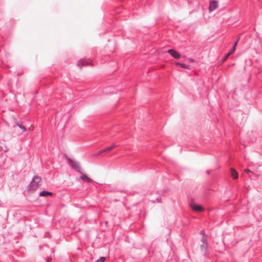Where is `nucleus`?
Instances as JSON below:
<instances>
[{
  "instance_id": "obj_18",
  "label": "nucleus",
  "mask_w": 262,
  "mask_h": 262,
  "mask_svg": "<svg viewBox=\"0 0 262 262\" xmlns=\"http://www.w3.org/2000/svg\"><path fill=\"white\" fill-rule=\"evenodd\" d=\"M105 257L101 256L99 257V258L96 260L95 262H104L105 260Z\"/></svg>"
},
{
  "instance_id": "obj_24",
  "label": "nucleus",
  "mask_w": 262,
  "mask_h": 262,
  "mask_svg": "<svg viewBox=\"0 0 262 262\" xmlns=\"http://www.w3.org/2000/svg\"><path fill=\"white\" fill-rule=\"evenodd\" d=\"M246 171L247 172H251V171L249 169H248L246 170Z\"/></svg>"
},
{
  "instance_id": "obj_5",
  "label": "nucleus",
  "mask_w": 262,
  "mask_h": 262,
  "mask_svg": "<svg viewBox=\"0 0 262 262\" xmlns=\"http://www.w3.org/2000/svg\"><path fill=\"white\" fill-rule=\"evenodd\" d=\"M77 65L78 67L82 68L83 67L89 66H93V63L92 60L90 59H86L85 58H82L77 62Z\"/></svg>"
},
{
  "instance_id": "obj_21",
  "label": "nucleus",
  "mask_w": 262,
  "mask_h": 262,
  "mask_svg": "<svg viewBox=\"0 0 262 262\" xmlns=\"http://www.w3.org/2000/svg\"><path fill=\"white\" fill-rule=\"evenodd\" d=\"M239 38H237L236 41H235V42L233 43V45H236V46H237V45L238 43V40H239Z\"/></svg>"
},
{
  "instance_id": "obj_23",
  "label": "nucleus",
  "mask_w": 262,
  "mask_h": 262,
  "mask_svg": "<svg viewBox=\"0 0 262 262\" xmlns=\"http://www.w3.org/2000/svg\"><path fill=\"white\" fill-rule=\"evenodd\" d=\"M48 83L49 84H51L52 83V80L51 79L49 80V81H48Z\"/></svg>"
},
{
  "instance_id": "obj_20",
  "label": "nucleus",
  "mask_w": 262,
  "mask_h": 262,
  "mask_svg": "<svg viewBox=\"0 0 262 262\" xmlns=\"http://www.w3.org/2000/svg\"><path fill=\"white\" fill-rule=\"evenodd\" d=\"M52 260V257L51 256L48 257L46 259V262H50Z\"/></svg>"
},
{
  "instance_id": "obj_22",
  "label": "nucleus",
  "mask_w": 262,
  "mask_h": 262,
  "mask_svg": "<svg viewBox=\"0 0 262 262\" xmlns=\"http://www.w3.org/2000/svg\"><path fill=\"white\" fill-rule=\"evenodd\" d=\"M189 61L191 62H194V59H193V58H189Z\"/></svg>"
},
{
  "instance_id": "obj_16",
  "label": "nucleus",
  "mask_w": 262,
  "mask_h": 262,
  "mask_svg": "<svg viewBox=\"0 0 262 262\" xmlns=\"http://www.w3.org/2000/svg\"><path fill=\"white\" fill-rule=\"evenodd\" d=\"M123 10V8L122 7H120L119 8H118L115 11V13L116 14H119V13H122V11Z\"/></svg>"
},
{
  "instance_id": "obj_3",
  "label": "nucleus",
  "mask_w": 262,
  "mask_h": 262,
  "mask_svg": "<svg viewBox=\"0 0 262 262\" xmlns=\"http://www.w3.org/2000/svg\"><path fill=\"white\" fill-rule=\"evenodd\" d=\"M79 173L81 174V176L79 178H76V182H79L80 180H82L83 183H86L89 184L95 182L90 177H89L87 174L83 172L82 170H81V172Z\"/></svg>"
},
{
  "instance_id": "obj_15",
  "label": "nucleus",
  "mask_w": 262,
  "mask_h": 262,
  "mask_svg": "<svg viewBox=\"0 0 262 262\" xmlns=\"http://www.w3.org/2000/svg\"><path fill=\"white\" fill-rule=\"evenodd\" d=\"M230 55V54L229 52H228L221 59V63H223L224 62H225L226 60V59L228 58Z\"/></svg>"
},
{
  "instance_id": "obj_10",
  "label": "nucleus",
  "mask_w": 262,
  "mask_h": 262,
  "mask_svg": "<svg viewBox=\"0 0 262 262\" xmlns=\"http://www.w3.org/2000/svg\"><path fill=\"white\" fill-rule=\"evenodd\" d=\"M167 53L175 59H179L181 57V54L174 49H169L167 51Z\"/></svg>"
},
{
  "instance_id": "obj_11",
  "label": "nucleus",
  "mask_w": 262,
  "mask_h": 262,
  "mask_svg": "<svg viewBox=\"0 0 262 262\" xmlns=\"http://www.w3.org/2000/svg\"><path fill=\"white\" fill-rule=\"evenodd\" d=\"M199 233L200 235H202L201 238L200 239L202 244H208V242L207 241V236L205 232L204 231V230H201L200 231Z\"/></svg>"
},
{
  "instance_id": "obj_4",
  "label": "nucleus",
  "mask_w": 262,
  "mask_h": 262,
  "mask_svg": "<svg viewBox=\"0 0 262 262\" xmlns=\"http://www.w3.org/2000/svg\"><path fill=\"white\" fill-rule=\"evenodd\" d=\"M189 206L192 210L195 211L203 212L204 210L201 205L194 203L193 200H191L189 202Z\"/></svg>"
},
{
  "instance_id": "obj_7",
  "label": "nucleus",
  "mask_w": 262,
  "mask_h": 262,
  "mask_svg": "<svg viewBox=\"0 0 262 262\" xmlns=\"http://www.w3.org/2000/svg\"><path fill=\"white\" fill-rule=\"evenodd\" d=\"M219 6V3L217 0H210L208 10L210 12H212L217 9Z\"/></svg>"
},
{
  "instance_id": "obj_14",
  "label": "nucleus",
  "mask_w": 262,
  "mask_h": 262,
  "mask_svg": "<svg viewBox=\"0 0 262 262\" xmlns=\"http://www.w3.org/2000/svg\"><path fill=\"white\" fill-rule=\"evenodd\" d=\"M175 64L177 66H179L182 68H184V69H189V65L188 64H186V63H182V62H175Z\"/></svg>"
},
{
  "instance_id": "obj_2",
  "label": "nucleus",
  "mask_w": 262,
  "mask_h": 262,
  "mask_svg": "<svg viewBox=\"0 0 262 262\" xmlns=\"http://www.w3.org/2000/svg\"><path fill=\"white\" fill-rule=\"evenodd\" d=\"M41 180V179L40 177L37 175L34 176L27 187V190H36Z\"/></svg>"
},
{
  "instance_id": "obj_17",
  "label": "nucleus",
  "mask_w": 262,
  "mask_h": 262,
  "mask_svg": "<svg viewBox=\"0 0 262 262\" xmlns=\"http://www.w3.org/2000/svg\"><path fill=\"white\" fill-rule=\"evenodd\" d=\"M236 48V45H233L232 48L230 49L228 52L231 54L232 53L235 51Z\"/></svg>"
},
{
  "instance_id": "obj_19",
  "label": "nucleus",
  "mask_w": 262,
  "mask_h": 262,
  "mask_svg": "<svg viewBox=\"0 0 262 262\" xmlns=\"http://www.w3.org/2000/svg\"><path fill=\"white\" fill-rule=\"evenodd\" d=\"M161 200V198L160 197H158V198H157L155 200H151L150 201L152 203H155L156 201L160 202Z\"/></svg>"
},
{
  "instance_id": "obj_27",
  "label": "nucleus",
  "mask_w": 262,
  "mask_h": 262,
  "mask_svg": "<svg viewBox=\"0 0 262 262\" xmlns=\"http://www.w3.org/2000/svg\"><path fill=\"white\" fill-rule=\"evenodd\" d=\"M234 64V63H231V64H229L228 66L230 67V66H233Z\"/></svg>"
},
{
  "instance_id": "obj_1",
  "label": "nucleus",
  "mask_w": 262,
  "mask_h": 262,
  "mask_svg": "<svg viewBox=\"0 0 262 262\" xmlns=\"http://www.w3.org/2000/svg\"><path fill=\"white\" fill-rule=\"evenodd\" d=\"M67 162L70 167L77 172H81V169L79 162L72 157H68L67 156Z\"/></svg>"
},
{
  "instance_id": "obj_8",
  "label": "nucleus",
  "mask_w": 262,
  "mask_h": 262,
  "mask_svg": "<svg viewBox=\"0 0 262 262\" xmlns=\"http://www.w3.org/2000/svg\"><path fill=\"white\" fill-rule=\"evenodd\" d=\"M229 175L233 180H237L239 177L238 172L233 167L229 168Z\"/></svg>"
},
{
  "instance_id": "obj_13",
  "label": "nucleus",
  "mask_w": 262,
  "mask_h": 262,
  "mask_svg": "<svg viewBox=\"0 0 262 262\" xmlns=\"http://www.w3.org/2000/svg\"><path fill=\"white\" fill-rule=\"evenodd\" d=\"M52 192L47 190H43L39 193V196L43 197L47 196L48 195H52Z\"/></svg>"
},
{
  "instance_id": "obj_25",
  "label": "nucleus",
  "mask_w": 262,
  "mask_h": 262,
  "mask_svg": "<svg viewBox=\"0 0 262 262\" xmlns=\"http://www.w3.org/2000/svg\"><path fill=\"white\" fill-rule=\"evenodd\" d=\"M206 173H207V174H209V173H210V171H209V170H207V171H206Z\"/></svg>"
},
{
  "instance_id": "obj_6",
  "label": "nucleus",
  "mask_w": 262,
  "mask_h": 262,
  "mask_svg": "<svg viewBox=\"0 0 262 262\" xmlns=\"http://www.w3.org/2000/svg\"><path fill=\"white\" fill-rule=\"evenodd\" d=\"M13 121L14 123V127L17 126L23 132H27V128L23 125V122H20L18 119L13 117Z\"/></svg>"
},
{
  "instance_id": "obj_9",
  "label": "nucleus",
  "mask_w": 262,
  "mask_h": 262,
  "mask_svg": "<svg viewBox=\"0 0 262 262\" xmlns=\"http://www.w3.org/2000/svg\"><path fill=\"white\" fill-rule=\"evenodd\" d=\"M200 251L203 253L205 257H208L209 254L208 251V244H201L200 246Z\"/></svg>"
},
{
  "instance_id": "obj_26",
  "label": "nucleus",
  "mask_w": 262,
  "mask_h": 262,
  "mask_svg": "<svg viewBox=\"0 0 262 262\" xmlns=\"http://www.w3.org/2000/svg\"><path fill=\"white\" fill-rule=\"evenodd\" d=\"M113 25L115 26L116 25V23L114 21H113Z\"/></svg>"
},
{
  "instance_id": "obj_28",
  "label": "nucleus",
  "mask_w": 262,
  "mask_h": 262,
  "mask_svg": "<svg viewBox=\"0 0 262 262\" xmlns=\"http://www.w3.org/2000/svg\"><path fill=\"white\" fill-rule=\"evenodd\" d=\"M44 82H45L44 81H41V83L42 84H44Z\"/></svg>"
},
{
  "instance_id": "obj_29",
  "label": "nucleus",
  "mask_w": 262,
  "mask_h": 262,
  "mask_svg": "<svg viewBox=\"0 0 262 262\" xmlns=\"http://www.w3.org/2000/svg\"><path fill=\"white\" fill-rule=\"evenodd\" d=\"M108 223V222L107 221L105 222V224L106 225H107Z\"/></svg>"
},
{
  "instance_id": "obj_12",
  "label": "nucleus",
  "mask_w": 262,
  "mask_h": 262,
  "mask_svg": "<svg viewBox=\"0 0 262 262\" xmlns=\"http://www.w3.org/2000/svg\"><path fill=\"white\" fill-rule=\"evenodd\" d=\"M116 146V145L114 144L111 146L105 147V148L99 150L98 151V153L99 154H101L106 152V151L108 152V151H111L112 149H114Z\"/></svg>"
}]
</instances>
